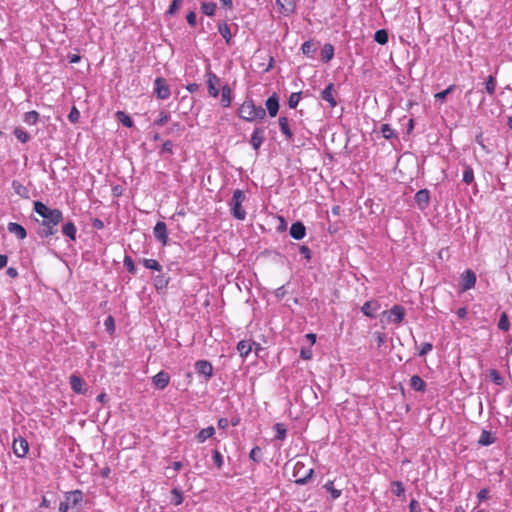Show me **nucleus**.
I'll list each match as a JSON object with an SVG mask.
<instances>
[{
  "label": "nucleus",
  "mask_w": 512,
  "mask_h": 512,
  "mask_svg": "<svg viewBox=\"0 0 512 512\" xmlns=\"http://www.w3.org/2000/svg\"><path fill=\"white\" fill-rule=\"evenodd\" d=\"M195 371L199 375H203L206 378V380H208L213 375V366L207 360H198L195 363Z\"/></svg>",
  "instance_id": "nucleus-13"
},
{
  "label": "nucleus",
  "mask_w": 512,
  "mask_h": 512,
  "mask_svg": "<svg viewBox=\"0 0 512 512\" xmlns=\"http://www.w3.org/2000/svg\"><path fill=\"white\" fill-rule=\"evenodd\" d=\"M212 459H213V462L215 464V466L218 468V469H221L223 464H224V461H223V456L222 454L220 453V451L218 450H213V455H212Z\"/></svg>",
  "instance_id": "nucleus-53"
},
{
  "label": "nucleus",
  "mask_w": 512,
  "mask_h": 512,
  "mask_svg": "<svg viewBox=\"0 0 512 512\" xmlns=\"http://www.w3.org/2000/svg\"><path fill=\"white\" fill-rule=\"evenodd\" d=\"M289 234L295 240H302L306 236V227L301 221L294 222L290 227Z\"/></svg>",
  "instance_id": "nucleus-17"
},
{
  "label": "nucleus",
  "mask_w": 512,
  "mask_h": 512,
  "mask_svg": "<svg viewBox=\"0 0 512 512\" xmlns=\"http://www.w3.org/2000/svg\"><path fill=\"white\" fill-rule=\"evenodd\" d=\"M238 116L247 121L263 120L266 110L262 106H256L251 98L246 99L238 108Z\"/></svg>",
  "instance_id": "nucleus-2"
},
{
  "label": "nucleus",
  "mask_w": 512,
  "mask_h": 512,
  "mask_svg": "<svg viewBox=\"0 0 512 512\" xmlns=\"http://www.w3.org/2000/svg\"><path fill=\"white\" fill-rule=\"evenodd\" d=\"M249 458L256 462V463H259L261 462L262 460V450L259 446H255L251 451H250V454H249Z\"/></svg>",
  "instance_id": "nucleus-49"
},
{
  "label": "nucleus",
  "mask_w": 512,
  "mask_h": 512,
  "mask_svg": "<svg viewBox=\"0 0 512 512\" xmlns=\"http://www.w3.org/2000/svg\"><path fill=\"white\" fill-rule=\"evenodd\" d=\"M374 40L381 45L387 44L389 40L388 32L385 29H379L374 34Z\"/></svg>",
  "instance_id": "nucleus-38"
},
{
  "label": "nucleus",
  "mask_w": 512,
  "mask_h": 512,
  "mask_svg": "<svg viewBox=\"0 0 512 512\" xmlns=\"http://www.w3.org/2000/svg\"><path fill=\"white\" fill-rule=\"evenodd\" d=\"M415 203L420 210H424L429 206L430 192L428 189H420L414 196Z\"/></svg>",
  "instance_id": "nucleus-14"
},
{
  "label": "nucleus",
  "mask_w": 512,
  "mask_h": 512,
  "mask_svg": "<svg viewBox=\"0 0 512 512\" xmlns=\"http://www.w3.org/2000/svg\"><path fill=\"white\" fill-rule=\"evenodd\" d=\"M62 233L63 235L67 236L71 241H75L77 228L72 221H68L62 226Z\"/></svg>",
  "instance_id": "nucleus-26"
},
{
  "label": "nucleus",
  "mask_w": 512,
  "mask_h": 512,
  "mask_svg": "<svg viewBox=\"0 0 512 512\" xmlns=\"http://www.w3.org/2000/svg\"><path fill=\"white\" fill-rule=\"evenodd\" d=\"M161 153L173 154V143L170 140H166L161 148Z\"/></svg>",
  "instance_id": "nucleus-61"
},
{
  "label": "nucleus",
  "mask_w": 512,
  "mask_h": 512,
  "mask_svg": "<svg viewBox=\"0 0 512 512\" xmlns=\"http://www.w3.org/2000/svg\"><path fill=\"white\" fill-rule=\"evenodd\" d=\"M33 210L42 218L45 219V217H50L51 214L54 216L59 214V212H62L60 209L57 208H49L47 205H45L41 201H34L33 203Z\"/></svg>",
  "instance_id": "nucleus-8"
},
{
  "label": "nucleus",
  "mask_w": 512,
  "mask_h": 512,
  "mask_svg": "<svg viewBox=\"0 0 512 512\" xmlns=\"http://www.w3.org/2000/svg\"><path fill=\"white\" fill-rule=\"evenodd\" d=\"M266 109L270 117H275L279 111V96L274 92L265 102Z\"/></svg>",
  "instance_id": "nucleus-16"
},
{
  "label": "nucleus",
  "mask_w": 512,
  "mask_h": 512,
  "mask_svg": "<svg viewBox=\"0 0 512 512\" xmlns=\"http://www.w3.org/2000/svg\"><path fill=\"white\" fill-rule=\"evenodd\" d=\"M84 498V494L81 490H74L65 494V499L69 501L72 507L79 505Z\"/></svg>",
  "instance_id": "nucleus-22"
},
{
  "label": "nucleus",
  "mask_w": 512,
  "mask_h": 512,
  "mask_svg": "<svg viewBox=\"0 0 512 512\" xmlns=\"http://www.w3.org/2000/svg\"><path fill=\"white\" fill-rule=\"evenodd\" d=\"M381 133H382V136L387 140L397 138V134L395 133V131L391 128V126L389 124H383L381 126Z\"/></svg>",
  "instance_id": "nucleus-41"
},
{
  "label": "nucleus",
  "mask_w": 512,
  "mask_h": 512,
  "mask_svg": "<svg viewBox=\"0 0 512 512\" xmlns=\"http://www.w3.org/2000/svg\"><path fill=\"white\" fill-rule=\"evenodd\" d=\"M124 266L127 268L129 273L133 275L137 273V268L129 255H125L124 257Z\"/></svg>",
  "instance_id": "nucleus-50"
},
{
  "label": "nucleus",
  "mask_w": 512,
  "mask_h": 512,
  "mask_svg": "<svg viewBox=\"0 0 512 512\" xmlns=\"http://www.w3.org/2000/svg\"><path fill=\"white\" fill-rule=\"evenodd\" d=\"M14 135L21 143H26L30 140V135L22 128H15Z\"/></svg>",
  "instance_id": "nucleus-45"
},
{
  "label": "nucleus",
  "mask_w": 512,
  "mask_h": 512,
  "mask_svg": "<svg viewBox=\"0 0 512 512\" xmlns=\"http://www.w3.org/2000/svg\"><path fill=\"white\" fill-rule=\"evenodd\" d=\"M379 307L380 306L377 301L371 300L364 303V305L361 307V311L365 316L369 318H374L375 313L377 312Z\"/></svg>",
  "instance_id": "nucleus-21"
},
{
  "label": "nucleus",
  "mask_w": 512,
  "mask_h": 512,
  "mask_svg": "<svg viewBox=\"0 0 512 512\" xmlns=\"http://www.w3.org/2000/svg\"><path fill=\"white\" fill-rule=\"evenodd\" d=\"M171 494L173 496L172 498V504L175 506H179L183 502V493L180 488L175 487L171 490Z\"/></svg>",
  "instance_id": "nucleus-40"
},
{
  "label": "nucleus",
  "mask_w": 512,
  "mask_h": 512,
  "mask_svg": "<svg viewBox=\"0 0 512 512\" xmlns=\"http://www.w3.org/2000/svg\"><path fill=\"white\" fill-rule=\"evenodd\" d=\"M323 487L327 492L331 494L332 500L338 499L342 494V491L340 489H336L334 487L333 481H327Z\"/></svg>",
  "instance_id": "nucleus-36"
},
{
  "label": "nucleus",
  "mask_w": 512,
  "mask_h": 512,
  "mask_svg": "<svg viewBox=\"0 0 512 512\" xmlns=\"http://www.w3.org/2000/svg\"><path fill=\"white\" fill-rule=\"evenodd\" d=\"M301 95V92H293L290 94L288 99V105L291 109H295L297 107L299 101L301 100Z\"/></svg>",
  "instance_id": "nucleus-47"
},
{
  "label": "nucleus",
  "mask_w": 512,
  "mask_h": 512,
  "mask_svg": "<svg viewBox=\"0 0 512 512\" xmlns=\"http://www.w3.org/2000/svg\"><path fill=\"white\" fill-rule=\"evenodd\" d=\"M170 119V115L166 113L165 111H161L159 118L154 121V125L157 127H161L165 125Z\"/></svg>",
  "instance_id": "nucleus-52"
},
{
  "label": "nucleus",
  "mask_w": 512,
  "mask_h": 512,
  "mask_svg": "<svg viewBox=\"0 0 512 512\" xmlns=\"http://www.w3.org/2000/svg\"><path fill=\"white\" fill-rule=\"evenodd\" d=\"M218 32L225 39L227 45H231L232 43V34L230 31V27L226 22H222L218 25Z\"/></svg>",
  "instance_id": "nucleus-30"
},
{
  "label": "nucleus",
  "mask_w": 512,
  "mask_h": 512,
  "mask_svg": "<svg viewBox=\"0 0 512 512\" xmlns=\"http://www.w3.org/2000/svg\"><path fill=\"white\" fill-rule=\"evenodd\" d=\"M510 327L509 319L506 313H502L499 322L498 328L502 331H508Z\"/></svg>",
  "instance_id": "nucleus-51"
},
{
  "label": "nucleus",
  "mask_w": 512,
  "mask_h": 512,
  "mask_svg": "<svg viewBox=\"0 0 512 512\" xmlns=\"http://www.w3.org/2000/svg\"><path fill=\"white\" fill-rule=\"evenodd\" d=\"M475 283H476V274L472 270L467 269L466 271H464L462 273L461 282H460L462 291H467V290L472 289L475 286Z\"/></svg>",
  "instance_id": "nucleus-9"
},
{
  "label": "nucleus",
  "mask_w": 512,
  "mask_h": 512,
  "mask_svg": "<svg viewBox=\"0 0 512 512\" xmlns=\"http://www.w3.org/2000/svg\"><path fill=\"white\" fill-rule=\"evenodd\" d=\"M104 326L106 328V331L112 333L115 329L114 318L112 316H108L104 321Z\"/></svg>",
  "instance_id": "nucleus-58"
},
{
  "label": "nucleus",
  "mask_w": 512,
  "mask_h": 512,
  "mask_svg": "<svg viewBox=\"0 0 512 512\" xmlns=\"http://www.w3.org/2000/svg\"><path fill=\"white\" fill-rule=\"evenodd\" d=\"M169 281L170 278L161 272L153 278L154 287L158 292L164 291L167 288Z\"/></svg>",
  "instance_id": "nucleus-23"
},
{
  "label": "nucleus",
  "mask_w": 512,
  "mask_h": 512,
  "mask_svg": "<svg viewBox=\"0 0 512 512\" xmlns=\"http://www.w3.org/2000/svg\"><path fill=\"white\" fill-rule=\"evenodd\" d=\"M410 386L417 392H425L426 382L418 375H413L410 379Z\"/></svg>",
  "instance_id": "nucleus-27"
},
{
  "label": "nucleus",
  "mask_w": 512,
  "mask_h": 512,
  "mask_svg": "<svg viewBox=\"0 0 512 512\" xmlns=\"http://www.w3.org/2000/svg\"><path fill=\"white\" fill-rule=\"evenodd\" d=\"M278 122H279L280 130L285 135L286 139L292 140L293 133L289 127L288 119L284 116H281V117H279Z\"/></svg>",
  "instance_id": "nucleus-31"
},
{
  "label": "nucleus",
  "mask_w": 512,
  "mask_h": 512,
  "mask_svg": "<svg viewBox=\"0 0 512 512\" xmlns=\"http://www.w3.org/2000/svg\"><path fill=\"white\" fill-rule=\"evenodd\" d=\"M13 451L17 457L23 458L29 451V445L26 439L20 438L13 443Z\"/></svg>",
  "instance_id": "nucleus-19"
},
{
  "label": "nucleus",
  "mask_w": 512,
  "mask_h": 512,
  "mask_svg": "<svg viewBox=\"0 0 512 512\" xmlns=\"http://www.w3.org/2000/svg\"><path fill=\"white\" fill-rule=\"evenodd\" d=\"M116 118L120 123H122L123 126L127 128H131L133 126V121L131 117L124 111H118L116 113Z\"/></svg>",
  "instance_id": "nucleus-37"
},
{
  "label": "nucleus",
  "mask_w": 512,
  "mask_h": 512,
  "mask_svg": "<svg viewBox=\"0 0 512 512\" xmlns=\"http://www.w3.org/2000/svg\"><path fill=\"white\" fill-rule=\"evenodd\" d=\"M274 428L276 430L275 438L277 440L283 441L287 435V429H286L285 425L283 423H276Z\"/></svg>",
  "instance_id": "nucleus-43"
},
{
  "label": "nucleus",
  "mask_w": 512,
  "mask_h": 512,
  "mask_svg": "<svg viewBox=\"0 0 512 512\" xmlns=\"http://www.w3.org/2000/svg\"><path fill=\"white\" fill-rule=\"evenodd\" d=\"M63 220V213L59 212V214L52 215L50 217H45V219H42L41 221L36 219V222L39 224V227L36 231L38 237L40 239H49L53 235H55L58 232V225Z\"/></svg>",
  "instance_id": "nucleus-1"
},
{
  "label": "nucleus",
  "mask_w": 512,
  "mask_h": 512,
  "mask_svg": "<svg viewBox=\"0 0 512 512\" xmlns=\"http://www.w3.org/2000/svg\"><path fill=\"white\" fill-rule=\"evenodd\" d=\"M474 181V172L473 169L466 165L463 172V182L467 185L471 184Z\"/></svg>",
  "instance_id": "nucleus-48"
},
{
  "label": "nucleus",
  "mask_w": 512,
  "mask_h": 512,
  "mask_svg": "<svg viewBox=\"0 0 512 512\" xmlns=\"http://www.w3.org/2000/svg\"><path fill=\"white\" fill-rule=\"evenodd\" d=\"M79 118H80V112L75 106H73L68 115V119L70 122L76 123V122H78Z\"/></svg>",
  "instance_id": "nucleus-55"
},
{
  "label": "nucleus",
  "mask_w": 512,
  "mask_h": 512,
  "mask_svg": "<svg viewBox=\"0 0 512 512\" xmlns=\"http://www.w3.org/2000/svg\"><path fill=\"white\" fill-rule=\"evenodd\" d=\"M170 382V376L165 371L158 372L155 376L152 378V383L155 385L156 388L163 390L165 389Z\"/></svg>",
  "instance_id": "nucleus-18"
},
{
  "label": "nucleus",
  "mask_w": 512,
  "mask_h": 512,
  "mask_svg": "<svg viewBox=\"0 0 512 512\" xmlns=\"http://www.w3.org/2000/svg\"><path fill=\"white\" fill-rule=\"evenodd\" d=\"M496 442V437L490 431L483 429L478 439V445L490 446Z\"/></svg>",
  "instance_id": "nucleus-24"
},
{
  "label": "nucleus",
  "mask_w": 512,
  "mask_h": 512,
  "mask_svg": "<svg viewBox=\"0 0 512 512\" xmlns=\"http://www.w3.org/2000/svg\"><path fill=\"white\" fill-rule=\"evenodd\" d=\"M154 93L161 100H166L171 95L170 87L163 77H157L154 81Z\"/></svg>",
  "instance_id": "nucleus-7"
},
{
  "label": "nucleus",
  "mask_w": 512,
  "mask_h": 512,
  "mask_svg": "<svg viewBox=\"0 0 512 512\" xmlns=\"http://www.w3.org/2000/svg\"><path fill=\"white\" fill-rule=\"evenodd\" d=\"M454 89H455V85H450L447 89L436 93L434 97L436 100L443 101L446 99L447 95L450 94Z\"/></svg>",
  "instance_id": "nucleus-54"
},
{
  "label": "nucleus",
  "mask_w": 512,
  "mask_h": 512,
  "mask_svg": "<svg viewBox=\"0 0 512 512\" xmlns=\"http://www.w3.org/2000/svg\"><path fill=\"white\" fill-rule=\"evenodd\" d=\"M139 262L147 269L162 272V265L155 259L142 258Z\"/></svg>",
  "instance_id": "nucleus-34"
},
{
  "label": "nucleus",
  "mask_w": 512,
  "mask_h": 512,
  "mask_svg": "<svg viewBox=\"0 0 512 512\" xmlns=\"http://www.w3.org/2000/svg\"><path fill=\"white\" fill-rule=\"evenodd\" d=\"M245 199L246 196L244 191L236 189L233 192V196L228 203L232 216L237 220H244L246 218V211L242 207V204L245 201Z\"/></svg>",
  "instance_id": "nucleus-3"
},
{
  "label": "nucleus",
  "mask_w": 512,
  "mask_h": 512,
  "mask_svg": "<svg viewBox=\"0 0 512 512\" xmlns=\"http://www.w3.org/2000/svg\"><path fill=\"white\" fill-rule=\"evenodd\" d=\"M406 311L405 308L401 305H394L390 310L384 311L383 316H387L388 322H393L396 325H399L404 320Z\"/></svg>",
  "instance_id": "nucleus-6"
},
{
  "label": "nucleus",
  "mask_w": 512,
  "mask_h": 512,
  "mask_svg": "<svg viewBox=\"0 0 512 512\" xmlns=\"http://www.w3.org/2000/svg\"><path fill=\"white\" fill-rule=\"evenodd\" d=\"M433 349V345L430 342H425L422 344L421 349L418 353L419 356L423 357L427 355Z\"/></svg>",
  "instance_id": "nucleus-59"
},
{
  "label": "nucleus",
  "mask_w": 512,
  "mask_h": 512,
  "mask_svg": "<svg viewBox=\"0 0 512 512\" xmlns=\"http://www.w3.org/2000/svg\"><path fill=\"white\" fill-rule=\"evenodd\" d=\"M316 50L317 48L313 40L305 41L301 46L302 53L309 58L314 57Z\"/></svg>",
  "instance_id": "nucleus-28"
},
{
  "label": "nucleus",
  "mask_w": 512,
  "mask_h": 512,
  "mask_svg": "<svg viewBox=\"0 0 512 512\" xmlns=\"http://www.w3.org/2000/svg\"><path fill=\"white\" fill-rule=\"evenodd\" d=\"M236 348L241 357H247L252 350V344L250 341L241 340L238 342Z\"/></svg>",
  "instance_id": "nucleus-35"
},
{
  "label": "nucleus",
  "mask_w": 512,
  "mask_h": 512,
  "mask_svg": "<svg viewBox=\"0 0 512 512\" xmlns=\"http://www.w3.org/2000/svg\"><path fill=\"white\" fill-rule=\"evenodd\" d=\"M23 120L28 125H35L39 120V113L34 110L26 112Z\"/></svg>",
  "instance_id": "nucleus-39"
},
{
  "label": "nucleus",
  "mask_w": 512,
  "mask_h": 512,
  "mask_svg": "<svg viewBox=\"0 0 512 512\" xmlns=\"http://www.w3.org/2000/svg\"><path fill=\"white\" fill-rule=\"evenodd\" d=\"M7 230L12 233V234H15V236L19 239V240H23L26 238L27 236V231L26 229L18 224V223H15V222H10L8 223L7 225Z\"/></svg>",
  "instance_id": "nucleus-20"
},
{
  "label": "nucleus",
  "mask_w": 512,
  "mask_h": 512,
  "mask_svg": "<svg viewBox=\"0 0 512 512\" xmlns=\"http://www.w3.org/2000/svg\"><path fill=\"white\" fill-rule=\"evenodd\" d=\"M202 12L207 16H213L216 10V3L214 2H204L201 5Z\"/></svg>",
  "instance_id": "nucleus-42"
},
{
  "label": "nucleus",
  "mask_w": 512,
  "mask_h": 512,
  "mask_svg": "<svg viewBox=\"0 0 512 512\" xmlns=\"http://www.w3.org/2000/svg\"><path fill=\"white\" fill-rule=\"evenodd\" d=\"M206 78H207L206 82H207L209 95L213 98H217L220 93V85H221L220 78L215 73H213L211 70H208L206 72Z\"/></svg>",
  "instance_id": "nucleus-5"
},
{
  "label": "nucleus",
  "mask_w": 512,
  "mask_h": 512,
  "mask_svg": "<svg viewBox=\"0 0 512 512\" xmlns=\"http://www.w3.org/2000/svg\"><path fill=\"white\" fill-rule=\"evenodd\" d=\"M314 475V469L309 468L306 469V466L303 462H296L293 469V476L295 478V483L297 485H305L307 484Z\"/></svg>",
  "instance_id": "nucleus-4"
},
{
  "label": "nucleus",
  "mask_w": 512,
  "mask_h": 512,
  "mask_svg": "<svg viewBox=\"0 0 512 512\" xmlns=\"http://www.w3.org/2000/svg\"><path fill=\"white\" fill-rule=\"evenodd\" d=\"M489 377L490 379L498 386H502L504 384V378L501 376V374L495 370L491 369L489 371Z\"/></svg>",
  "instance_id": "nucleus-46"
},
{
  "label": "nucleus",
  "mask_w": 512,
  "mask_h": 512,
  "mask_svg": "<svg viewBox=\"0 0 512 512\" xmlns=\"http://www.w3.org/2000/svg\"><path fill=\"white\" fill-rule=\"evenodd\" d=\"M215 434V428L213 426H209L207 428L201 429L197 435L196 439L199 443H203L208 438H211Z\"/></svg>",
  "instance_id": "nucleus-33"
},
{
  "label": "nucleus",
  "mask_w": 512,
  "mask_h": 512,
  "mask_svg": "<svg viewBox=\"0 0 512 512\" xmlns=\"http://www.w3.org/2000/svg\"><path fill=\"white\" fill-rule=\"evenodd\" d=\"M153 234L163 246L168 244L167 226L164 222L158 221L153 229Z\"/></svg>",
  "instance_id": "nucleus-10"
},
{
  "label": "nucleus",
  "mask_w": 512,
  "mask_h": 512,
  "mask_svg": "<svg viewBox=\"0 0 512 512\" xmlns=\"http://www.w3.org/2000/svg\"><path fill=\"white\" fill-rule=\"evenodd\" d=\"M69 383L71 385V389L77 394H85L87 392V387L85 381L75 374L71 375L69 378Z\"/></svg>",
  "instance_id": "nucleus-15"
},
{
  "label": "nucleus",
  "mask_w": 512,
  "mask_h": 512,
  "mask_svg": "<svg viewBox=\"0 0 512 512\" xmlns=\"http://www.w3.org/2000/svg\"><path fill=\"white\" fill-rule=\"evenodd\" d=\"M490 489L483 488L477 493L478 503L486 501L489 498Z\"/></svg>",
  "instance_id": "nucleus-56"
},
{
  "label": "nucleus",
  "mask_w": 512,
  "mask_h": 512,
  "mask_svg": "<svg viewBox=\"0 0 512 512\" xmlns=\"http://www.w3.org/2000/svg\"><path fill=\"white\" fill-rule=\"evenodd\" d=\"M334 57V47L330 43H326L321 50V59L324 63H328Z\"/></svg>",
  "instance_id": "nucleus-32"
},
{
  "label": "nucleus",
  "mask_w": 512,
  "mask_h": 512,
  "mask_svg": "<svg viewBox=\"0 0 512 512\" xmlns=\"http://www.w3.org/2000/svg\"><path fill=\"white\" fill-rule=\"evenodd\" d=\"M299 251L307 261L311 260L312 252L308 246H306V245L299 246Z\"/></svg>",
  "instance_id": "nucleus-60"
},
{
  "label": "nucleus",
  "mask_w": 512,
  "mask_h": 512,
  "mask_svg": "<svg viewBox=\"0 0 512 512\" xmlns=\"http://www.w3.org/2000/svg\"><path fill=\"white\" fill-rule=\"evenodd\" d=\"M392 486L395 487L394 493L397 496H401L402 494H404L405 488H404L403 484L400 481H394L392 483Z\"/></svg>",
  "instance_id": "nucleus-62"
},
{
  "label": "nucleus",
  "mask_w": 512,
  "mask_h": 512,
  "mask_svg": "<svg viewBox=\"0 0 512 512\" xmlns=\"http://www.w3.org/2000/svg\"><path fill=\"white\" fill-rule=\"evenodd\" d=\"M265 140V128L255 127L251 135L250 144L255 151H258Z\"/></svg>",
  "instance_id": "nucleus-11"
},
{
  "label": "nucleus",
  "mask_w": 512,
  "mask_h": 512,
  "mask_svg": "<svg viewBox=\"0 0 512 512\" xmlns=\"http://www.w3.org/2000/svg\"><path fill=\"white\" fill-rule=\"evenodd\" d=\"M12 187L14 189V191L18 194V195H23V192L26 191V188L20 184L18 181H13L12 182Z\"/></svg>",
  "instance_id": "nucleus-64"
},
{
  "label": "nucleus",
  "mask_w": 512,
  "mask_h": 512,
  "mask_svg": "<svg viewBox=\"0 0 512 512\" xmlns=\"http://www.w3.org/2000/svg\"><path fill=\"white\" fill-rule=\"evenodd\" d=\"M276 3L280 7L281 12L285 15H289L294 11V0H276Z\"/></svg>",
  "instance_id": "nucleus-29"
},
{
  "label": "nucleus",
  "mask_w": 512,
  "mask_h": 512,
  "mask_svg": "<svg viewBox=\"0 0 512 512\" xmlns=\"http://www.w3.org/2000/svg\"><path fill=\"white\" fill-rule=\"evenodd\" d=\"M313 356L312 349L310 347H302L300 350V357L304 360H310Z\"/></svg>",
  "instance_id": "nucleus-57"
},
{
  "label": "nucleus",
  "mask_w": 512,
  "mask_h": 512,
  "mask_svg": "<svg viewBox=\"0 0 512 512\" xmlns=\"http://www.w3.org/2000/svg\"><path fill=\"white\" fill-rule=\"evenodd\" d=\"M181 3L182 0H172V3L167 11V14L173 15L178 10Z\"/></svg>",
  "instance_id": "nucleus-63"
},
{
  "label": "nucleus",
  "mask_w": 512,
  "mask_h": 512,
  "mask_svg": "<svg viewBox=\"0 0 512 512\" xmlns=\"http://www.w3.org/2000/svg\"><path fill=\"white\" fill-rule=\"evenodd\" d=\"M231 94H232V90L229 87V85L222 86V89H221V100H220V103H221L222 107H224V108L230 107L231 102H232Z\"/></svg>",
  "instance_id": "nucleus-25"
},
{
  "label": "nucleus",
  "mask_w": 512,
  "mask_h": 512,
  "mask_svg": "<svg viewBox=\"0 0 512 512\" xmlns=\"http://www.w3.org/2000/svg\"><path fill=\"white\" fill-rule=\"evenodd\" d=\"M335 86L334 83H329L320 94V97L323 101L327 102L331 108L337 106V100L334 96Z\"/></svg>",
  "instance_id": "nucleus-12"
},
{
  "label": "nucleus",
  "mask_w": 512,
  "mask_h": 512,
  "mask_svg": "<svg viewBox=\"0 0 512 512\" xmlns=\"http://www.w3.org/2000/svg\"><path fill=\"white\" fill-rule=\"evenodd\" d=\"M485 89L489 95H494L496 90V80L492 75H489L485 82Z\"/></svg>",
  "instance_id": "nucleus-44"
}]
</instances>
